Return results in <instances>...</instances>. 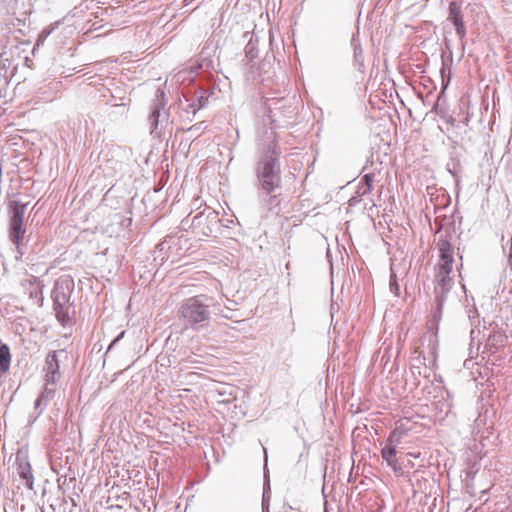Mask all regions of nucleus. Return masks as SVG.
Segmentation results:
<instances>
[{"mask_svg":"<svg viewBox=\"0 0 512 512\" xmlns=\"http://www.w3.org/2000/svg\"><path fill=\"white\" fill-rule=\"evenodd\" d=\"M209 95L207 91L200 90L193 98H191L192 103H188V107L191 108L192 116H195L198 110L205 107L207 104Z\"/></svg>","mask_w":512,"mask_h":512,"instance_id":"nucleus-13","label":"nucleus"},{"mask_svg":"<svg viewBox=\"0 0 512 512\" xmlns=\"http://www.w3.org/2000/svg\"><path fill=\"white\" fill-rule=\"evenodd\" d=\"M435 336H430V339H429V347L431 348V350H434L435 349ZM432 354H434V351H432Z\"/></svg>","mask_w":512,"mask_h":512,"instance_id":"nucleus-30","label":"nucleus"},{"mask_svg":"<svg viewBox=\"0 0 512 512\" xmlns=\"http://www.w3.org/2000/svg\"><path fill=\"white\" fill-rule=\"evenodd\" d=\"M74 282L70 278H60L54 284L51 292L53 304H70Z\"/></svg>","mask_w":512,"mask_h":512,"instance_id":"nucleus-6","label":"nucleus"},{"mask_svg":"<svg viewBox=\"0 0 512 512\" xmlns=\"http://www.w3.org/2000/svg\"><path fill=\"white\" fill-rule=\"evenodd\" d=\"M188 103H192V100L186 99L184 102L181 101L179 107L181 109V116L191 121L194 116H192L191 108L188 107Z\"/></svg>","mask_w":512,"mask_h":512,"instance_id":"nucleus-19","label":"nucleus"},{"mask_svg":"<svg viewBox=\"0 0 512 512\" xmlns=\"http://www.w3.org/2000/svg\"><path fill=\"white\" fill-rule=\"evenodd\" d=\"M161 109H162V107H161L160 104L154 105V107H153V109L151 111V114L148 117V121H149V124H150V127H151V133L155 132V130L158 127L159 118H160V115H161Z\"/></svg>","mask_w":512,"mask_h":512,"instance_id":"nucleus-16","label":"nucleus"},{"mask_svg":"<svg viewBox=\"0 0 512 512\" xmlns=\"http://www.w3.org/2000/svg\"><path fill=\"white\" fill-rule=\"evenodd\" d=\"M488 345H489L490 349H492V348L496 349L495 345L491 342V339H489Z\"/></svg>","mask_w":512,"mask_h":512,"instance_id":"nucleus-33","label":"nucleus"},{"mask_svg":"<svg viewBox=\"0 0 512 512\" xmlns=\"http://www.w3.org/2000/svg\"><path fill=\"white\" fill-rule=\"evenodd\" d=\"M40 407H43V403H40ZM41 408L39 409H35L36 413L40 410Z\"/></svg>","mask_w":512,"mask_h":512,"instance_id":"nucleus-35","label":"nucleus"},{"mask_svg":"<svg viewBox=\"0 0 512 512\" xmlns=\"http://www.w3.org/2000/svg\"><path fill=\"white\" fill-rule=\"evenodd\" d=\"M215 306L214 298L201 294L183 301L179 307V315L186 327L199 331L209 326L211 308Z\"/></svg>","mask_w":512,"mask_h":512,"instance_id":"nucleus-1","label":"nucleus"},{"mask_svg":"<svg viewBox=\"0 0 512 512\" xmlns=\"http://www.w3.org/2000/svg\"><path fill=\"white\" fill-rule=\"evenodd\" d=\"M437 247L439 250V262H453V247L451 243L441 236L438 240Z\"/></svg>","mask_w":512,"mask_h":512,"instance_id":"nucleus-12","label":"nucleus"},{"mask_svg":"<svg viewBox=\"0 0 512 512\" xmlns=\"http://www.w3.org/2000/svg\"><path fill=\"white\" fill-rule=\"evenodd\" d=\"M194 129L197 130V131L200 130L201 129V123L190 127L188 130L191 131V130H194Z\"/></svg>","mask_w":512,"mask_h":512,"instance_id":"nucleus-32","label":"nucleus"},{"mask_svg":"<svg viewBox=\"0 0 512 512\" xmlns=\"http://www.w3.org/2000/svg\"><path fill=\"white\" fill-rule=\"evenodd\" d=\"M270 496H271L270 486H269V482L267 481V484L264 487L263 497H262V512H269Z\"/></svg>","mask_w":512,"mask_h":512,"instance_id":"nucleus-20","label":"nucleus"},{"mask_svg":"<svg viewBox=\"0 0 512 512\" xmlns=\"http://www.w3.org/2000/svg\"><path fill=\"white\" fill-rule=\"evenodd\" d=\"M392 464H388L389 467L392 468V470L397 474V475H402L403 474V469L402 467L398 464V461L397 459L394 460L393 462H391Z\"/></svg>","mask_w":512,"mask_h":512,"instance_id":"nucleus-27","label":"nucleus"},{"mask_svg":"<svg viewBox=\"0 0 512 512\" xmlns=\"http://www.w3.org/2000/svg\"><path fill=\"white\" fill-rule=\"evenodd\" d=\"M354 58H355V61L360 63L362 65V62H363V58H362V50L361 48H355L354 50Z\"/></svg>","mask_w":512,"mask_h":512,"instance_id":"nucleus-29","label":"nucleus"},{"mask_svg":"<svg viewBox=\"0 0 512 512\" xmlns=\"http://www.w3.org/2000/svg\"><path fill=\"white\" fill-rule=\"evenodd\" d=\"M410 369H411V372H412L413 374H415L416 372H417L418 374H421V371H420V367H419V366L412 365Z\"/></svg>","mask_w":512,"mask_h":512,"instance_id":"nucleus-31","label":"nucleus"},{"mask_svg":"<svg viewBox=\"0 0 512 512\" xmlns=\"http://www.w3.org/2000/svg\"><path fill=\"white\" fill-rule=\"evenodd\" d=\"M11 354L7 344L0 345V370L5 373L9 370Z\"/></svg>","mask_w":512,"mask_h":512,"instance_id":"nucleus-14","label":"nucleus"},{"mask_svg":"<svg viewBox=\"0 0 512 512\" xmlns=\"http://www.w3.org/2000/svg\"><path fill=\"white\" fill-rule=\"evenodd\" d=\"M50 401H48V399L43 395V394H40L38 396V398L36 399L35 401V409H39L40 408V403H43V407H41V409L37 412L35 418L39 417L42 412L44 411V409L46 408V406L48 405Z\"/></svg>","mask_w":512,"mask_h":512,"instance_id":"nucleus-21","label":"nucleus"},{"mask_svg":"<svg viewBox=\"0 0 512 512\" xmlns=\"http://www.w3.org/2000/svg\"><path fill=\"white\" fill-rule=\"evenodd\" d=\"M267 105L271 114L279 112L287 117H290V115L294 112V108L291 105L290 99H286L284 97L268 99Z\"/></svg>","mask_w":512,"mask_h":512,"instance_id":"nucleus-11","label":"nucleus"},{"mask_svg":"<svg viewBox=\"0 0 512 512\" xmlns=\"http://www.w3.org/2000/svg\"><path fill=\"white\" fill-rule=\"evenodd\" d=\"M453 271V262H439L437 264V285L435 287L436 293V309L433 313L434 320L441 317V310L443 303L446 299V294L450 291L453 285V279L450 274Z\"/></svg>","mask_w":512,"mask_h":512,"instance_id":"nucleus-3","label":"nucleus"},{"mask_svg":"<svg viewBox=\"0 0 512 512\" xmlns=\"http://www.w3.org/2000/svg\"><path fill=\"white\" fill-rule=\"evenodd\" d=\"M44 371L47 384L55 385L60 379L59 360L56 351L48 353L45 359Z\"/></svg>","mask_w":512,"mask_h":512,"instance_id":"nucleus-8","label":"nucleus"},{"mask_svg":"<svg viewBox=\"0 0 512 512\" xmlns=\"http://www.w3.org/2000/svg\"><path fill=\"white\" fill-rule=\"evenodd\" d=\"M400 443V434L397 431H392L387 439L386 445H395V447Z\"/></svg>","mask_w":512,"mask_h":512,"instance_id":"nucleus-24","label":"nucleus"},{"mask_svg":"<svg viewBox=\"0 0 512 512\" xmlns=\"http://www.w3.org/2000/svg\"><path fill=\"white\" fill-rule=\"evenodd\" d=\"M41 394H43L48 399V401H51L54 398V395H55L54 385L46 383V385H45L43 391L41 392Z\"/></svg>","mask_w":512,"mask_h":512,"instance_id":"nucleus-22","label":"nucleus"},{"mask_svg":"<svg viewBox=\"0 0 512 512\" xmlns=\"http://www.w3.org/2000/svg\"><path fill=\"white\" fill-rule=\"evenodd\" d=\"M448 20L455 26L456 34L460 40L466 36V27L461 13V5L457 1H451L449 4Z\"/></svg>","mask_w":512,"mask_h":512,"instance_id":"nucleus-7","label":"nucleus"},{"mask_svg":"<svg viewBox=\"0 0 512 512\" xmlns=\"http://www.w3.org/2000/svg\"><path fill=\"white\" fill-rule=\"evenodd\" d=\"M186 223H188V218L182 220V225L184 226Z\"/></svg>","mask_w":512,"mask_h":512,"instance_id":"nucleus-34","label":"nucleus"},{"mask_svg":"<svg viewBox=\"0 0 512 512\" xmlns=\"http://www.w3.org/2000/svg\"><path fill=\"white\" fill-rule=\"evenodd\" d=\"M125 335V331H122L120 332L115 338L114 340L110 343L108 349H107V352H109L114 345H116Z\"/></svg>","mask_w":512,"mask_h":512,"instance_id":"nucleus-28","label":"nucleus"},{"mask_svg":"<svg viewBox=\"0 0 512 512\" xmlns=\"http://www.w3.org/2000/svg\"><path fill=\"white\" fill-rule=\"evenodd\" d=\"M220 225L223 224L218 212L210 207H205L192 217L190 227L196 235L210 237L219 230Z\"/></svg>","mask_w":512,"mask_h":512,"instance_id":"nucleus-4","label":"nucleus"},{"mask_svg":"<svg viewBox=\"0 0 512 512\" xmlns=\"http://www.w3.org/2000/svg\"><path fill=\"white\" fill-rule=\"evenodd\" d=\"M17 471L20 476V478L24 481V485L30 489L33 490L34 485V477L32 474L31 465L28 461V458L25 455L17 454Z\"/></svg>","mask_w":512,"mask_h":512,"instance_id":"nucleus-9","label":"nucleus"},{"mask_svg":"<svg viewBox=\"0 0 512 512\" xmlns=\"http://www.w3.org/2000/svg\"><path fill=\"white\" fill-rule=\"evenodd\" d=\"M29 298L34 301L38 307L43 305V292L39 284H30L28 288Z\"/></svg>","mask_w":512,"mask_h":512,"instance_id":"nucleus-15","label":"nucleus"},{"mask_svg":"<svg viewBox=\"0 0 512 512\" xmlns=\"http://www.w3.org/2000/svg\"><path fill=\"white\" fill-rule=\"evenodd\" d=\"M11 213L9 225V237L12 243L19 246L24 238L26 229L23 227L26 204L18 201H11L9 204Z\"/></svg>","mask_w":512,"mask_h":512,"instance_id":"nucleus-5","label":"nucleus"},{"mask_svg":"<svg viewBox=\"0 0 512 512\" xmlns=\"http://www.w3.org/2000/svg\"><path fill=\"white\" fill-rule=\"evenodd\" d=\"M373 178L374 177L372 174H365L363 176V181L366 185V189L362 192V194H366L367 192H370V190L372 188Z\"/></svg>","mask_w":512,"mask_h":512,"instance_id":"nucleus-26","label":"nucleus"},{"mask_svg":"<svg viewBox=\"0 0 512 512\" xmlns=\"http://www.w3.org/2000/svg\"><path fill=\"white\" fill-rule=\"evenodd\" d=\"M55 26H57V23L55 25H51L50 27L44 28L38 37L37 44L43 42L52 33V31L55 29Z\"/></svg>","mask_w":512,"mask_h":512,"instance_id":"nucleus-23","label":"nucleus"},{"mask_svg":"<svg viewBox=\"0 0 512 512\" xmlns=\"http://www.w3.org/2000/svg\"><path fill=\"white\" fill-rule=\"evenodd\" d=\"M56 319L63 326L72 324L75 315L73 303L70 304H53Z\"/></svg>","mask_w":512,"mask_h":512,"instance_id":"nucleus-10","label":"nucleus"},{"mask_svg":"<svg viewBox=\"0 0 512 512\" xmlns=\"http://www.w3.org/2000/svg\"><path fill=\"white\" fill-rule=\"evenodd\" d=\"M390 291L394 293L396 296H399L400 288L399 284L397 283L396 276L394 274L390 277Z\"/></svg>","mask_w":512,"mask_h":512,"instance_id":"nucleus-25","label":"nucleus"},{"mask_svg":"<svg viewBox=\"0 0 512 512\" xmlns=\"http://www.w3.org/2000/svg\"><path fill=\"white\" fill-rule=\"evenodd\" d=\"M257 179L260 190L268 196L266 201L270 208L278 205L277 195L273 193L280 188V165L275 150L270 146L258 163Z\"/></svg>","mask_w":512,"mask_h":512,"instance_id":"nucleus-2","label":"nucleus"},{"mask_svg":"<svg viewBox=\"0 0 512 512\" xmlns=\"http://www.w3.org/2000/svg\"><path fill=\"white\" fill-rule=\"evenodd\" d=\"M382 458L387 462V464H392L394 460H396V447L395 445H386L381 450Z\"/></svg>","mask_w":512,"mask_h":512,"instance_id":"nucleus-17","label":"nucleus"},{"mask_svg":"<svg viewBox=\"0 0 512 512\" xmlns=\"http://www.w3.org/2000/svg\"><path fill=\"white\" fill-rule=\"evenodd\" d=\"M257 54V43L251 38L245 46V56L252 62L257 57Z\"/></svg>","mask_w":512,"mask_h":512,"instance_id":"nucleus-18","label":"nucleus"}]
</instances>
